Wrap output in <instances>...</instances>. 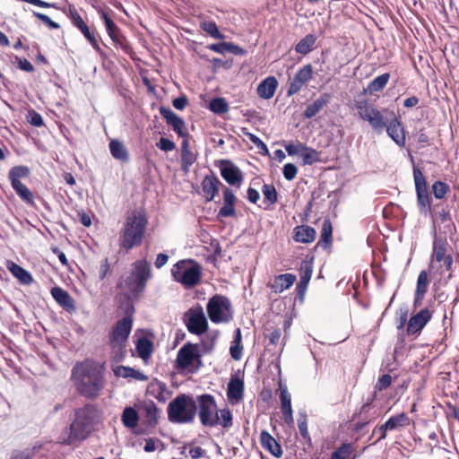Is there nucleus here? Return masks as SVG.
Listing matches in <instances>:
<instances>
[{"instance_id":"obj_60","label":"nucleus","mask_w":459,"mask_h":459,"mask_svg":"<svg viewBox=\"0 0 459 459\" xmlns=\"http://www.w3.org/2000/svg\"><path fill=\"white\" fill-rule=\"evenodd\" d=\"M435 220L440 223H450L452 222V218L450 215V212L446 207H442L438 210L435 214Z\"/></svg>"},{"instance_id":"obj_28","label":"nucleus","mask_w":459,"mask_h":459,"mask_svg":"<svg viewBox=\"0 0 459 459\" xmlns=\"http://www.w3.org/2000/svg\"><path fill=\"white\" fill-rule=\"evenodd\" d=\"M114 375L117 377L133 378L138 381H146L148 377L143 372L127 366H117L113 368Z\"/></svg>"},{"instance_id":"obj_49","label":"nucleus","mask_w":459,"mask_h":459,"mask_svg":"<svg viewBox=\"0 0 459 459\" xmlns=\"http://www.w3.org/2000/svg\"><path fill=\"white\" fill-rule=\"evenodd\" d=\"M351 453V445L350 443H343L332 453L330 459H349Z\"/></svg>"},{"instance_id":"obj_62","label":"nucleus","mask_w":459,"mask_h":459,"mask_svg":"<svg viewBox=\"0 0 459 459\" xmlns=\"http://www.w3.org/2000/svg\"><path fill=\"white\" fill-rule=\"evenodd\" d=\"M33 15L40 20L43 23H45L49 29L57 30L60 28V25L52 21L48 15L39 13V12H33Z\"/></svg>"},{"instance_id":"obj_5","label":"nucleus","mask_w":459,"mask_h":459,"mask_svg":"<svg viewBox=\"0 0 459 459\" xmlns=\"http://www.w3.org/2000/svg\"><path fill=\"white\" fill-rule=\"evenodd\" d=\"M196 414L195 399L186 394H180L173 399L168 406V418L172 423H191Z\"/></svg>"},{"instance_id":"obj_21","label":"nucleus","mask_w":459,"mask_h":459,"mask_svg":"<svg viewBox=\"0 0 459 459\" xmlns=\"http://www.w3.org/2000/svg\"><path fill=\"white\" fill-rule=\"evenodd\" d=\"M221 182L214 176H206L202 181V189L206 202H211L219 193V187Z\"/></svg>"},{"instance_id":"obj_14","label":"nucleus","mask_w":459,"mask_h":459,"mask_svg":"<svg viewBox=\"0 0 459 459\" xmlns=\"http://www.w3.org/2000/svg\"><path fill=\"white\" fill-rule=\"evenodd\" d=\"M434 311L429 307L421 308L412 315L408 321L406 333L409 336H418L427 324L431 320Z\"/></svg>"},{"instance_id":"obj_63","label":"nucleus","mask_w":459,"mask_h":459,"mask_svg":"<svg viewBox=\"0 0 459 459\" xmlns=\"http://www.w3.org/2000/svg\"><path fill=\"white\" fill-rule=\"evenodd\" d=\"M156 146L163 152H171L176 148V144L169 138L161 137L156 143Z\"/></svg>"},{"instance_id":"obj_19","label":"nucleus","mask_w":459,"mask_h":459,"mask_svg":"<svg viewBox=\"0 0 459 459\" xmlns=\"http://www.w3.org/2000/svg\"><path fill=\"white\" fill-rule=\"evenodd\" d=\"M387 134L400 147L405 145V134L402 122L397 117H394L389 124L386 123L385 128Z\"/></svg>"},{"instance_id":"obj_45","label":"nucleus","mask_w":459,"mask_h":459,"mask_svg":"<svg viewBox=\"0 0 459 459\" xmlns=\"http://www.w3.org/2000/svg\"><path fill=\"white\" fill-rule=\"evenodd\" d=\"M99 14L100 15V18L103 20L106 30L109 36V38H113V35L120 31L117 25L113 22L112 18L109 16V14L104 11L103 9H100L98 11Z\"/></svg>"},{"instance_id":"obj_32","label":"nucleus","mask_w":459,"mask_h":459,"mask_svg":"<svg viewBox=\"0 0 459 459\" xmlns=\"http://www.w3.org/2000/svg\"><path fill=\"white\" fill-rule=\"evenodd\" d=\"M7 268L12 274L20 281V282L23 284H30L33 281L30 273L14 262L9 261L7 263Z\"/></svg>"},{"instance_id":"obj_10","label":"nucleus","mask_w":459,"mask_h":459,"mask_svg":"<svg viewBox=\"0 0 459 459\" xmlns=\"http://www.w3.org/2000/svg\"><path fill=\"white\" fill-rule=\"evenodd\" d=\"M134 272L126 279L125 283L132 294L138 295L144 290L146 282L151 278V266L143 259L134 262Z\"/></svg>"},{"instance_id":"obj_44","label":"nucleus","mask_w":459,"mask_h":459,"mask_svg":"<svg viewBox=\"0 0 459 459\" xmlns=\"http://www.w3.org/2000/svg\"><path fill=\"white\" fill-rule=\"evenodd\" d=\"M302 149L303 151L300 158L302 159L303 165H312L319 161V152L307 146L306 144Z\"/></svg>"},{"instance_id":"obj_47","label":"nucleus","mask_w":459,"mask_h":459,"mask_svg":"<svg viewBox=\"0 0 459 459\" xmlns=\"http://www.w3.org/2000/svg\"><path fill=\"white\" fill-rule=\"evenodd\" d=\"M209 108L217 115H222L229 111V104L224 98H214L209 103Z\"/></svg>"},{"instance_id":"obj_18","label":"nucleus","mask_w":459,"mask_h":459,"mask_svg":"<svg viewBox=\"0 0 459 459\" xmlns=\"http://www.w3.org/2000/svg\"><path fill=\"white\" fill-rule=\"evenodd\" d=\"M376 399V394H372L368 398L367 402L360 407L358 412H355L352 416L353 420L356 418L364 419L365 420L371 423L380 416V409L373 404Z\"/></svg>"},{"instance_id":"obj_23","label":"nucleus","mask_w":459,"mask_h":459,"mask_svg":"<svg viewBox=\"0 0 459 459\" xmlns=\"http://www.w3.org/2000/svg\"><path fill=\"white\" fill-rule=\"evenodd\" d=\"M296 281V275L284 273L275 276L273 282L269 284L270 289L275 293H281L288 290Z\"/></svg>"},{"instance_id":"obj_40","label":"nucleus","mask_w":459,"mask_h":459,"mask_svg":"<svg viewBox=\"0 0 459 459\" xmlns=\"http://www.w3.org/2000/svg\"><path fill=\"white\" fill-rule=\"evenodd\" d=\"M367 122H368L373 130L377 134L384 132L387 123L378 109L376 110L375 115L370 116Z\"/></svg>"},{"instance_id":"obj_36","label":"nucleus","mask_w":459,"mask_h":459,"mask_svg":"<svg viewBox=\"0 0 459 459\" xmlns=\"http://www.w3.org/2000/svg\"><path fill=\"white\" fill-rule=\"evenodd\" d=\"M121 421L126 428H135L139 421L138 411L132 406L126 407L121 415Z\"/></svg>"},{"instance_id":"obj_13","label":"nucleus","mask_w":459,"mask_h":459,"mask_svg":"<svg viewBox=\"0 0 459 459\" xmlns=\"http://www.w3.org/2000/svg\"><path fill=\"white\" fill-rule=\"evenodd\" d=\"M185 324L191 333L201 335L208 329V322L202 307L191 308L185 314Z\"/></svg>"},{"instance_id":"obj_11","label":"nucleus","mask_w":459,"mask_h":459,"mask_svg":"<svg viewBox=\"0 0 459 459\" xmlns=\"http://www.w3.org/2000/svg\"><path fill=\"white\" fill-rule=\"evenodd\" d=\"M413 179L419 211L424 216L431 214V197L428 191L426 178L422 171L413 164Z\"/></svg>"},{"instance_id":"obj_42","label":"nucleus","mask_w":459,"mask_h":459,"mask_svg":"<svg viewBox=\"0 0 459 459\" xmlns=\"http://www.w3.org/2000/svg\"><path fill=\"white\" fill-rule=\"evenodd\" d=\"M11 186L22 201L28 204L32 203L33 195L24 184H22L21 181L13 182L11 183Z\"/></svg>"},{"instance_id":"obj_3","label":"nucleus","mask_w":459,"mask_h":459,"mask_svg":"<svg viewBox=\"0 0 459 459\" xmlns=\"http://www.w3.org/2000/svg\"><path fill=\"white\" fill-rule=\"evenodd\" d=\"M196 412L203 427L213 428L218 425L230 429L233 425V417L230 409H218L215 398L210 394L197 395Z\"/></svg>"},{"instance_id":"obj_53","label":"nucleus","mask_w":459,"mask_h":459,"mask_svg":"<svg viewBox=\"0 0 459 459\" xmlns=\"http://www.w3.org/2000/svg\"><path fill=\"white\" fill-rule=\"evenodd\" d=\"M313 273V258L310 260H303L300 264L299 267V276L300 279L304 281H310Z\"/></svg>"},{"instance_id":"obj_43","label":"nucleus","mask_w":459,"mask_h":459,"mask_svg":"<svg viewBox=\"0 0 459 459\" xmlns=\"http://www.w3.org/2000/svg\"><path fill=\"white\" fill-rule=\"evenodd\" d=\"M356 108L359 117L365 121H368L370 116L375 115L376 110H377L373 105L369 104L366 100L357 102Z\"/></svg>"},{"instance_id":"obj_41","label":"nucleus","mask_w":459,"mask_h":459,"mask_svg":"<svg viewBox=\"0 0 459 459\" xmlns=\"http://www.w3.org/2000/svg\"><path fill=\"white\" fill-rule=\"evenodd\" d=\"M152 342L147 338H140L136 343V351L143 359H148L152 352Z\"/></svg>"},{"instance_id":"obj_51","label":"nucleus","mask_w":459,"mask_h":459,"mask_svg":"<svg viewBox=\"0 0 459 459\" xmlns=\"http://www.w3.org/2000/svg\"><path fill=\"white\" fill-rule=\"evenodd\" d=\"M298 427L302 437L310 442L311 438L307 429V416L305 411H299Z\"/></svg>"},{"instance_id":"obj_20","label":"nucleus","mask_w":459,"mask_h":459,"mask_svg":"<svg viewBox=\"0 0 459 459\" xmlns=\"http://www.w3.org/2000/svg\"><path fill=\"white\" fill-rule=\"evenodd\" d=\"M260 442L264 449L268 451L273 456L280 458L283 452L281 445L276 439L266 430H262L260 434Z\"/></svg>"},{"instance_id":"obj_46","label":"nucleus","mask_w":459,"mask_h":459,"mask_svg":"<svg viewBox=\"0 0 459 459\" xmlns=\"http://www.w3.org/2000/svg\"><path fill=\"white\" fill-rule=\"evenodd\" d=\"M74 26H75L76 28H78L80 30V31L88 39V41L91 43V47L95 50L99 51L100 49L97 39H95L94 35L91 32L89 27L83 22V20L79 21Z\"/></svg>"},{"instance_id":"obj_29","label":"nucleus","mask_w":459,"mask_h":459,"mask_svg":"<svg viewBox=\"0 0 459 459\" xmlns=\"http://www.w3.org/2000/svg\"><path fill=\"white\" fill-rule=\"evenodd\" d=\"M244 395V381L239 377L230 378L228 388L227 396L229 400L240 401Z\"/></svg>"},{"instance_id":"obj_35","label":"nucleus","mask_w":459,"mask_h":459,"mask_svg":"<svg viewBox=\"0 0 459 459\" xmlns=\"http://www.w3.org/2000/svg\"><path fill=\"white\" fill-rule=\"evenodd\" d=\"M316 37L314 34H307L301 39L295 46L294 49L301 55H307L316 46Z\"/></svg>"},{"instance_id":"obj_54","label":"nucleus","mask_w":459,"mask_h":459,"mask_svg":"<svg viewBox=\"0 0 459 459\" xmlns=\"http://www.w3.org/2000/svg\"><path fill=\"white\" fill-rule=\"evenodd\" d=\"M117 48H121L125 53L128 54L131 52L132 48L126 39L121 34L120 31L113 35L110 38Z\"/></svg>"},{"instance_id":"obj_12","label":"nucleus","mask_w":459,"mask_h":459,"mask_svg":"<svg viewBox=\"0 0 459 459\" xmlns=\"http://www.w3.org/2000/svg\"><path fill=\"white\" fill-rule=\"evenodd\" d=\"M446 246L447 243L446 240L435 237L428 270L432 277H437L439 280L442 277L443 267L441 265L443 264L444 259H446Z\"/></svg>"},{"instance_id":"obj_61","label":"nucleus","mask_w":459,"mask_h":459,"mask_svg":"<svg viewBox=\"0 0 459 459\" xmlns=\"http://www.w3.org/2000/svg\"><path fill=\"white\" fill-rule=\"evenodd\" d=\"M298 169L293 163H287L283 166L282 174L286 180L290 181L295 178Z\"/></svg>"},{"instance_id":"obj_7","label":"nucleus","mask_w":459,"mask_h":459,"mask_svg":"<svg viewBox=\"0 0 459 459\" xmlns=\"http://www.w3.org/2000/svg\"><path fill=\"white\" fill-rule=\"evenodd\" d=\"M134 312V306L127 303L126 316L113 325L108 336V343L112 349L120 350L124 347L133 328Z\"/></svg>"},{"instance_id":"obj_6","label":"nucleus","mask_w":459,"mask_h":459,"mask_svg":"<svg viewBox=\"0 0 459 459\" xmlns=\"http://www.w3.org/2000/svg\"><path fill=\"white\" fill-rule=\"evenodd\" d=\"M201 274V265L193 259L180 260L171 268V275L174 281L188 289L199 283Z\"/></svg>"},{"instance_id":"obj_34","label":"nucleus","mask_w":459,"mask_h":459,"mask_svg":"<svg viewBox=\"0 0 459 459\" xmlns=\"http://www.w3.org/2000/svg\"><path fill=\"white\" fill-rule=\"evenodd\" d=\"M109 151L114 159L123 162L129 160V154L125 145L118 140H111L109 143Z\"/></svg>"},{"instance_id":"obj_55","label":"nucleus","mask_w":459,"mask_h":459,"mask_svg":"<svg viewBox=\"0 0 459 459\" xmlns=\"http://www.w3.org/2000/svg\"><path fill=\"white\" fill-rule=\"evenodd\" d=\"M449 186L443 181H436L432 185V192L437 199H442L447 194Z\"/></svg>"},{"instance_id":"obj_4","label":"nucleus","mask_w":459,"mask_h":459,"mask_svg":"<svg viewBox=\"0 0 459 459\" xmlns=\"http://www.w3.org/2000/svg\"><path fill=\"white\" fill-rule=\"evenodd\" d=\"M148 220L143 211H133L126 217L119 236V245L126 250L140 246L143 242Z\"/></svg>"},{"instance_id":"obj_33","label":"nucleus","mask_w":459,"mask_h":459,"mask_svg":"<svg viewBox=\"0 0 459 459\" xmlns=\"http://www.w3.org/2000/svg\"><path fill=\"white\" fill-rule=\"evenodd\" d=\"M390 79L388 73L382 74L375 79H373L368 86L364 89V91L368 94L373 95L384 90Z\"/></svg>"},{"instance_id":"obj_16","label":"nucleus","mask_w":459,"mask_h":459,"mask_svg":"<svg viewBox=\"0 0 459 459\" xmlns=\"http://www.w3.org/2000/svg\"><path fill=\"white\" fill-rule=\"evenodd\" d=\"M313 77V66L310 64L305 65L298 70L292 81L290 82L287 95L292 96L298 93L302 87Z\"/></svg>"},{"instance_id":"obj_22","label":"nucleus","mask_w":459,"mask_h":459,"mask_svg":"<svg viewBox=\"0 0 459 459\" xmlns=\"http://www.w3.org/2000/svg\"><path fill=\"white\" fill-rule=\"evenodd\" d=\"M281 410L287 424L293 423L291 397L286 386L280 385Z\"/></svg>"},{"instance_id":"obj_9","label":"nucleus","mask_w":459,"mask_h":459,"mask_svg":"<svg viewBox=\"0 0 459 459\" xmlns=\"http://www.w3.org/2000/svg\"><path fill=\"white\" fill-rule=\"evenodd\" d=\"M176 366L178 369L191 368V372H197L203 366L198 344L185 343L178 351Z\"/></svg>"},{"instance_id":"obj_26","label":"nucleus","mask_w":459,"mask_h":459,"mask_svg":"<svg viewBox=\"0 0 459 459\" xmlns=\"http://www.w3.org/2000/svg\"><path fill=\"white\" fill-rule=\"evenodd\" d=\"M330 99L331 95L329 93L321 94L311 104L307 106L304 111V117L308 119L316 117L322 110V108L327 105Z\"/></svg>"},{"instance_id":"obj_24","label":"nucleus","mask_w":459,"mask_h":459,"mask_svg":"<svg viewBox=\"0 0 459 459\" xmlns=\"http://www.w3.org/2000/svg\"><path fill=\"white\" fill-rule=\"evenodd\" d=\"M293 239L298 243H311L315 240L316 232L308 225L297 226L293 230Z\"/></svg>"},{"instance_id":"obj_58","label":"nucleus","mask_w":459,"mask_h":459,"mask_svg":"<svg viewBox=\"0 0 459 459\" xmlns=\"http://www.w3.org/2000/svg\"><path fill=\"white\" fill-rule=\"evenodd\" d=\"M392 384V377L389 374L382 375L375 385V391L373 394H377V391H383L389 387Z\"/></svg>"},{"instance_id":"obj_2","label":"nucleus","mask_w":459,"mask_h":459,"mask_svg":"<svg viewBox=\"0 0 459 459\" xmlns=\"http://www.w3.org/2000/svg\"><path fill=\"white\" fill-rule=\"evenodd\" d=\"M72 379L80 394L95 399L105 385L102 370L91 362H80L72 369Z\"/></svg>"},{"instance_id":"obj_56","label":"nucleus","mask_w":459,"mask_h":459,"mask_svg":"<svg viewBox=\"0 0 459 459\" xmlns=\"http://www.w3.org/2000/svg\"><path fill=\"white\" fill-rule=\"evenodd\" d=\"M236 208L234 204L224 203L223 206L219 210L217 219L221 221L223 218L235 217Z\"/></svg>"},{"instance_id":"obj_31","label":"nucleus","mask_w":459,"mask_h":459,"mask_svg":"<svg viewBox=\"0 0 459 459\" xmlns=\"http://www.w3.org/2000/svg\"><path fill=\"white\" fill-rule=\"evenodd\" d=\"M410 424V418L405 412H401L391 416L385 422V428L388 431L398 430L402 428L407 427Z\"/></svg>"},{"instance_id":"obj_37","label":"nucleus","mask_w":459,"mask_h":459,"mask_svg":"<svg viewBox=\"0 0 459 459\" xmlns=\"http://www.w3.org/2000/svg\"><path fill=\"white\" fill-rule=\"evenodd\" d=\"M144 417L146 424L154 427L158 423L160 410L155 403L150 401L143 405Z\"/></svg>"},{"instance_id":"obj_57","label":"nucleus","mask_w":459,"mask_h":459,"mask_svg":"<svg viewBox=\"0 0 459 459\" xmlns=\"http://www.w3.org/2000/svg\"><path fill=\"white\" fill-rule=\"evenodd\" d=\"M48 442L36 441L30 447L22 449V451L28 455L29 459H32L39 455L45 447Z\"/></svg>"},{"instance_id":"obj_25","label":"nucleus","mask_w":459,"mask_h":459,"mask_svg":"<svg viewBox=\"0 0 459 459\" xmlns=\"http://www.w3.org/2000/svg\"><path fill=\"white\" fill-rule=\"evenodd\" d=\"M278 86L275 77L269 76L263 80L257 86V94L264 100H269L273 97Z\"/></svg>"},{"instance_id":"obj_30","label":"nucleus","mask_w":459,"mask_h":459,"mask_svg":"<svg viewBox=\"0 0 459 459\" xmlns=\"http://www.w3.org/2000/svg\"><path fill=\"white\" fill-rule=\"evenodd\" d=\"M51 295L54 299L63 307L66 309H74V302L69 293L60 287L51 289Z\"/></svg>"},{"instance_id":"obj_17","label":"nucleus","mask_w":459,"mask_h":459,"mask_svg":"<svg viewBox=\"0 0 459 459\" xmlns=\"http://www.w3.org/2000/svg\"><path fill=\"white\" fill-rule=\"evenodd\" d=\"M159 110L167 124L172 127L179 137H182L183 139L188 137V133L186 129V123L182 117L166 107H160Z\"/></svg>"},{"instance_id":"obj_15","label":"nucleus","mask_w":459,"mask_h":459,"mask_svg":"<svg viewBox=\"0 0 459 459\" xmlns=\"http://www.w3.org/2000/svg\"><path fill=\"white\" fill-rule=\"evenodd\" d=\"M220 171L222 178L230 186L240 187L243 173L240 169L229 160L220 161Z\"/></svg>"},{"instance_id":"obj_39","label":"nucleus","mask_w":459,"mask_h":459,"mask_svg":"<svg viewBox=\"0 0 459 459\" xmlns=\"http://www.w3.org/2000/svg\"><path fill=\"white\" fill-rule=\"evenodd\" d=\"M262 193L264 195V203H267L265 210L269 209L271 205L274 204L278 199V194L275 186L273 184H264L262 186Z\"/></svg>"},{"instance_id":"obj_1","label":"nucleus","mask_w":459,"mask_h":459,"mask_svg":"<svg viewBox=\"0 0 459 459\" xmlns=\"http://www.w3.org/2000/svg\"><path fill=\"white\" fill-rule=\"evenodd\" d=\"M74 414L68 428V436L63 442L65 445L84 441L101 421V411L94 404L87 403L76 408Z\"/></svg>"},{"instance_id":"obj_59","label":"nucleus","mask_w":459,"mask_h":459,"mask_svg":"<svg viewBox=\"0 0 459 459\" xmlns=\"http://www.w3.org/2000/svg\"><path fill=\"white\" fill-rule=\"evenodd\" d=\"M397 316H398V323H397V329L398 330H402L404 328L405 325L408 324V314H409V309L407 307V306H403L399 308V310L397 311Z\"/></svg>"},{"instance_id":"obj_50","label":"nucleus","mask_w":459,"mask_h":459,"mask_svg":"<svg viewBox=\"0 0 459 459\" xmlns=\"http://www.w3.org/2000/svg\"><path fill=\"white\" fill-rule=\"evenodd\" d=\"M429 270H422L418 275L415 292L426 294L429 287Z\"/></svg>"},{"instance_id":"obj_52","label":"nucleus","mask_w":459,"mask_h":459,"mask_svg":"<svg viewBox=\"0 0 459 459\" xmlns=\"http://www.w3.org/2000/svg\"><path fill=\"white\" fill-rule=\"evenodd\" d=\"M201 29L216 39H222L224 36L221 33L214 22H204L201 23Z\"/></svg>"},{"instance_id":"obj_64","label":"nucleus","mask_w":459,"mask_h":459,"mask_svg":"<svg viewBox=\"0 0 459 459\" xmlns=\"http://www.w3.org/2000/svg\"><path fill=\"white\" fill-rule=\"evenodd\" d=\"M28 121L31 126H34L37 127H40L44 125V120H43L42 116L34 110L29 112Z\"/></svg>"},{"instance_id":"obj_27","label":"nucleus","mask_w":459,"mask_h":459,"mask_svg":"<svg viewBox=\"0 0 459 459\" xmlns=\"http://www.w3.org/2000/svg\"><path fill=\"white\" fill-rule=\"evenodd\" d=\"M197 154L194 153L188 144V139L184 138L181 145V169L185 172H188L190 167L196 161Z\"/></svg>"},{"instance_id":"obj_48","label":"nucleus","mask_w":459,"mask_h":459,"mask_svg":"<svg viewBox=\"0 0 459 459\" xmlns=\"http://www.w3.org/2000/svg\"><path fill=\"white\" fill-rule=\"evenodd\" d=\"M30 174V169L27 166H14L9 171L10 183L20 182L21 178L28 177Z\"/></svg>"},{"instance_id":"obj_8","label":"nucleus","mask_w":459,"mask_h":459,"mask_svg":"<svg viewBox=\"0 0 459 459\" xmlns=\"http://www.w3.org/2000/svg\"><path fill=\"white\" fill-rule=\"evenodd\" d=\"M206 311L210 320L214 324H227L233 318L231 303L225 296H212L207 302Z\"/></svg>"},{"instance_id":"obj_38","label":"nucleus","mask_w":459,"mask_h":459,"mask_svg":"<svg viewBox=\"0 0 459 459\" xmlns=\"http://www.w3.org/2000/svg\"><path fill=\"white\" fill-rule=\"evenodd\" d=\"M333 241V227L329 219H325L322 223L320 239L318 245L324 248H327L332 245Z\"/></svg>"}]
</instances>
